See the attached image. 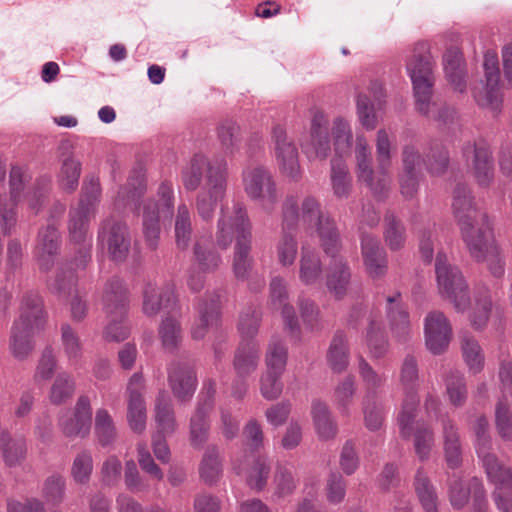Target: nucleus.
Instances as JSON below:
<instances>
[{
  "instance_id": "7c9ffc66",
  "label": "nucleus",
  "mask_w": 512,
  "mask_h": 512,
  "mask_svg": "<svg viewBox=\"0 0 512 512\" xmlns=\"http://www.w3.org/2000/svg\"><path fill=\"white\" fill-rule=\"evenodd\" d=\"M383 87L378 81L371 83L369 87V95L366 93H359L356 98V114L360 124L367 130H373L377 126V115L375 113L374 105L371 102L370 96L381 105V98L383 97Z\"/></svg>"
},
{
  "instance_id": "473e14b6",
  "label": "nucleus",
  "mask_w": 512,
  "mask_h": 512,
  "mask_svg": "<svg viewBox=\"0 0 512 512\" xmlns=\"http://www.w3.org/2000/svg\"><path fill=\"white\" fill-rule=\"evenodd\" d=\"M386 313L394 336L399 340H405L411 329L409 316L400 293L395 292L393 295L386 297Z\"/></svg>"
},
{
  "instance_id": "7ed1b4c3",
  "label": "nucleus",
  "mask_w": 512,
  "mask_h": 512,
  "mask_svg": "<svg viewBox=\"0 0 512 512\" xmlns=\"http://www.w3.org/2000/svg\"><path fill=\"white\" fill-rule=\"evenodd\" d=\"M406 70L412 82L417 110L441 124L452 122L455 111L448 107H438L431 100L434 75L428 43L419 42L415 44L411 55L407 59Z\"/></svg>"
},
{
  "instance_id": "ddd939ff",
  "label": "nucleus",
  "mask_w": 512,
  "mask_h": 512,
  "mask_svg": "<svg viewBox=\"0 0 512 512\" xmlns=\"http://www.w3.org/2000/svg\"><path fill=\"white\" fill-rule=\"evenodd\" d=\"M488 480L494 486L492 498L499 512H512V469L501 463L495 455L479 449Z\"/></svg>"
},
{
  "instance_id": "0e129e2a",
  "label": "nucleus",
  "mask_w": 512,
  "mask_h": 512,
  "mask_svg": "<svg viewBox=\"0 0 512 512\" xmlns=\"http://www.w3.org/2000/svg\"><path fill=\"white\" fill-rule=\"evenodd\" d=\"M274 496L284 498L291 495L297 485V481L290 468L278 466L273 479Z\"/></svg>"
},
{
  "instance_id": "9b49d317",
  "label": "nucleus",
  "mask_w": 512,
  "mask_h": 512,
  "mask_svg": "<svg viewBox=\"0 0 512 512\" xmlns=\"http://www.w3.org/2000/svg\"><path fill=\"white\" fill-rule=\"evenodd\" d=\"M158 201L149 199L143 204V232L148 246L155 249L160 235V216L171 217L174 190L170 182H162L157 190Z\"/></svg>"
},
{
  "instance_id": "a878e982",
  "label": "nucleus",
  "mask_w": 512,
  "mask_h": 512,
  "mask_svg": "<svg viewBox=\"0 0 512 512\" xmlns=\"http://www.w3.org/2000/svg\"><path fill=\"white\" fill-rule=\"evenodd\" d=\"M224 170V178L227 179L228 169L225 161L212 163L204 154H195L182 169L181 178L183 186L188 191H195L199 188L204 173L208 183L209 174L212 170Z\"/></svg>"
},
{
  "instance_id": "f704fd0d",
  "label": "nucleus",
  "mask_w": 512,
  "mask_h": 512,
  "mask_svg": "<svg viewBox=\"0 0 512 512\" xmlns=\"http://www.w3.org/2000/svg\"><path fill=\"white\" fill-rule=\"evenodd\" d=\"M443 68L446 79L453 89L463 93L466 90L464 61L457 48L448 49L444 53Z\"/></svg>"
},
{
  "instance_id": "0eeeda50",
  "label": "nucleus",
  "mask_w": 512,
  "mask_h": 512,
  "mask_svg": "<svg viewBox=\"0 0 512 512\" xmlns=\"http://www.w3.org/2000/svg\"><path fill=\"white\" fill-rule=\"evenodd\" d=\"M101 188L99 181L91 178L84 183L83 193L77 207L70 211L69 234L72 241L82 244L84 253L81 259V266L87 263L89 255L88 248L91 247L89 236V222L95 215L100 202Z\"/></svg>"
},
{
  "instance_id": "bb28decb",
  "label": "nucleus",
  "mask_w": 512,
  "mask_h": 512,
  "mask_svg": "<svg viewBox=\"0 0 512 512\" xmlns=\"http://www.w3.org/2000/svg\"><path fill=\"white\" fill-rule=\"evenodd\" d=\"M361 251L368 275L373 279L384 276L387 271V255L378 239L370 234H363Z\"/></svg>"
},
{
  "instance_id": "1a4fd4ad",
  "label": "nucleus",
  "mask_w": 512,
  "mask_h": 512,
  "mask_svg": "<svg viewBox=\"0 0 512 512\" xmlns=\"http://www.w3.org/2000/svg\"><path fill=\"white\" fill-rule=\"evenodd\" d=\"M438 292L450 301L458 312H464L470 305L467 283L460 270L448 262L446 254L438 252L435 262Z\"/></svg>"
},
{
  "instance_id": "72a5a7b5",
  "label": "nucleus",
  "mask_w": 512,
  "mask_h": 512,
  "mask_svg": "<svg viewBox=\"0 0 512 512\" xmlns=\"http://www.w3.org/2000/svg\"><path fill=\"white\" fill-rule=\"evenodd\" d=\"M59 233L54 225H47L38 234L36 258L41 269L48 270L54 263L59 248Z\"/></svg>"
},
{
  "instance_id": "cd10ccee",
  "label": "nucleus",
  "mask_w": 512,
  "mask_h": 512,
  "mask_svg": "<svg viewBox=\"0 0 512 512\" xmlns=\"http://www.w3.org/2000/svg\"><path fill=\"white\" fill-rule=\"evenodd\" d=\"M340 249L331 257L328 272L326 275V285L328 290L338 299L343 298L351 286V271L342 256H339Z\"/></svg>"
},
{
  "instance_id": "5701e85b",
  "label": "nucleus",
  "mask_w": 512,
  "mask_h": 512,
  "mask_svg": "<svg viewBox=\"0 0 512 512\" xmlns=\"http://www.w3.org/2000/svg\"><path fill=\"white\" fill-rule=\"evenodd\" d=\"M99 240L114 261H122L126 258L130 248V238L125 224L106 220L99 231Z\"/></svg>"
},
{
  "instance_id": "423d86ee",
  "label": "nucleus",
  "mask_w": 512,
  "mask_h": 512,
  "mask_svg": "<svg viewBox=\"0 0 512 512\" xmlns=\"http://www.w3.org/2000/svg\"><path fill=\"white\" fill-rule=\"evenodd\" d=\"M43 324L44 313L41 299L36 294L25 296L20 316L13 325L10 340V351L16 359L24 360L30 355L34 348L31 337L35 331L42 328Z\"/></svg>"
},
{
  "instance_id": "4be33fe9",
  "label": "nucleus",
  "mask_w": 512,
  "mask_h": 512,
  "mask_svg": "<svg viewBox=\"0 0 512 512\" xmlns=\"http://www.w3.org/2000/svg\"><path fill=\"white\" fill-rule=\"evenodd\" d=\"M451 326L446 316L439 311L427 314L424 321V334L427 349L437 355L443 353L451 340Z\"/></svg>"
},
{
  "instance_id": "e2e57ef3",
  "label": "nucleus",
  "mask_w": 512,
  "mask_h": 512,
  "mask_svg": "<svg viewBox=\"0 0 512 512\" xmlns=\"http://www.w3.org/2000/svg\"><path fill=\"white\" fill-rule=\"evenodd\" d=\"M93 471V458L88 450L79 452L72 463L71 475L76 483L86 484Z\"/></svg>"
},
{
  "instance_id": "9d476101",
  "label": "nucleus",
  "mask_w": 512,
  "mask_h": 512,
  "mask_svg": "<svg viewBox=\"0 0 512 512\" xmlns=\"http://www.w3.org/2000/svg\"><path fill=\"white\" fill-rule=\"evenodd\" d=\"M418 402L416 395L409 392L403 401L397 420L402 437L408 438L414 435L416 454L421 460H425L434 446V435L426 425L415 421Z\"/></svg>"
},
{
  "instance_id": "e433bc0d",
  "label": "nucleus",
  "mask_w": 512,
  "mask_h": 512,
  "mask_svg": "<svg viewBox=\"0 0 512 512\" xmlns=\"http://www.w3.org/2000/svg\"><path fill=\"white\" fill-rule=\"evenodd\" d=\"M323 268L318 253L302 248L299 261V279L304 285H315L322 279Z\"/></svg>"
},
{
  "instance_id": "49530a36",
  "label": "nucleus",
  "mask_w": 512,
  "mask_h": 512,
  "mask_svg": "<svg viewBox=\"0 0 512 512\" xmlns=\"http://www.w3.org/2000/svg\"><path fill=\"white\" fill-rule=\"evenodd\" d=\"M95 436L103 447L112 445L117 438L114 420L106 409H99L95 414Z\"/></svg>"
},
{
  "instance_id": "c9c22d12",
  "label": "nucleus",
  "mask_w": 512,
  "mask_h": 512,
  "mask_svg": "<svg viewBox=\"0 0 512 512\" xmlns=\"http://www.w3.org/2000/svg\"><path fill=\"white\" fill-rule=\"evenodd\" d=\"M155 422L160 435H171L177 427L173 406L169 395L162 391L155 402Z\"/></svg>"
},
{
  "instance_id": "4468645a",
  "label": "nucleus",
  "mask_w": 512,
  "mask_h": 512,
  "mask_svg": "<svg viewBox=\"0 0 512 512\" xmlns=\"http://www.w3.org/2000/svg\"><path fill=\"white\" fill-rule=\"evenodd\" d=\"M485 83L480 82L473 88V97L479 106L498 114L502 106L499 92L500 70L496 53L488 51L484 55Z\"/></svg>"
},
{
  "instance_id": "2f4dec72",
  "label": "nucleus",
  "mask_w": 512,
  "mask_h": 512,
  "mask_svg": "<svg viewBox=\"0 0 512 512\" xmlns=\"http://www.w3.org/2000/svg\"><path fill=\"white\" fill-rule=\"evenodd\" d=\"M169 383L179 401L189 400L196 390V375L187 365L174 363L169 368Z\"/></svg>"
},
{
  "instance_id": "a18cd8bd",
  "label": "nucleus",
  "mask_w": 512,
  "mask_h": 512,
  "mask_svg": "<svg viewBox=\"0 0 512 512\" xmlns=\"http://www.w3.org/2000/svg\"><path fill=\"white\" fill-rule=\"evenodd\" d=\"M463 359L472 373H479L484 366V355L477 340L468 333L461 334Z\"/></svg>"
},
{
  "instance_id": "3c124183",
  "label": "nucleus",
  "mask_w": 512,
  "mask_h": 512,
  "mask_svg": "<svg viewBox=\"0 0 512 512\" xmlns=\"http://www.w3.org/2000/svg\"><path fill=\"white\" fill-rule=\"evenodd\" d=\"M415 490L426 512H437V495L426 474L418 470L415 476Z\"/></svg>"
},
{
  "instance_id": "09e8293b",
  "label": "nucleus",
  "mask_w": 512,
  "mask_h": 512,
  "mask_svg": "<svg viewBox=\"0 0 512 512\" xmlns=\"http://www.w3.org/2000/svg\"><path fill=\"white\" fill-rule=\"evenodd\" d=\"M193 255L196 268L203 273L215 271L222 262L220 255L206 247V244L201 240L195 242Z\"/></svg>"
},
{
  "instance_id": "393cba45",
  "label": "nucleus",
  "mask_w": 512,
  "mask_h": 512,
  "mask_svg": "<svg viewBox=\"0 0 512 512\" xmlns=\"http://www.w3.org/2000/svg\"><path fill=\"white\" fill-rule=\"evenodd\" d=\"M198 318L195 320L191 335L195 340L203 339L208 332L217 329L220 321V297L218 294H206L197 304Z\"/></svg>"
},
{
  "instance_id": "f03ea898",
  "label": "nucleus",
  "mask_w": 512,
  "mask_h": 512,
  "mask_svg": "<svg viewBox=\"0 0 512 512\" xmlns=\"http://www.w3.org/2000/svg\"><path fill=\"white\" fill-rule=\"evenodd\" d=\"M283 229H296L303 225L307 230L315 228L321 246L326 254H334L341 248L339 234L333 219L321 211L318 200L313 196L301 199L288 195L282 205Z\"/></svg>"
},
{
  "instance_id": "58836bf2",
  "label": "nucleus",
  "mask_w": 512,
  "mask_h": 512,
  "mask_svg": "<svg viewBox=\"0 0 512 512\" xmlns=\"http://www.w3.org/2000/svg\"><path fill=\"white\" fill-rule=\"evenodd\" d=\"M259 359V347L253 341L241 342L234 360V367L240 377L254 372Z\"/></svg>"
},
{
  "instance_id": "5fc2aeb1",
  "label": "nucleus",
  "mask_w": 512,
  "mask_h": 512,
  "mask_svg": "<svg viewBox=\"0 0 512 512\" xmlns=\"http://www.w3.org/2000/svg\"><path fill=\"white\" fill-rule=\"evenodd\" d=\"M218 138L227 153L234 154L240 149L241 133L235 122L223 121L218 127Z\"/></svg>"
},
{
  "instance_id": "6e6552de",
  "label": "nucleus",
  "mask_w": 512,
  "mask_h": 512,
  "mask_svg": "<svg viewBox=\"0 0 512 512\" xmlns=\"http://www.w3.org/2000/svg\"><path fill=\"white\" fill-rule=\"evenodd\" d=\"M128 307L127 290L123 282L113 278L107 282L103 293V309L110 322L105 328L104 337L108 341H123L129 335V328L124 324L123 318Z\"/></svg>"
},
{
  "instance_id": "20e7f679",
  "label": "nucleus",
  "mask_w": 512,
  "mask_h": 512,
  "mask_svg": "<svg viewBox=\"0 0 512 512\" xmlns=\"http://www.w3.org/2000/svg\"><path fill=\"white\" fill-rule=\"evenodd\" d=\"M236 238L233 256V271L238 279H246L252 269L250 257L251 232L250 222L241 203H235L231 209L222 207L217 221L216 243L227 249Z\"/></svg>"
},
{
  "instance_id": "4c0bfd02",
  "label": "nucleus",
  "mask_w": 512,
  "mask_h": 512,
  "mask_svg": "<svg viewBox=\"0 0 512 512\" xmlns=\"http://www.w3.org/2000/svg\"><path fill=\"white\" fill-rule=\"evenodd\" d=\"M327 362L333 372H343L349 364V348L347 336L336 332L327 352Z\"/></svg>"
},
{
  "instance_id": "c03bdc74",
  "label": "nucleus",
  "mask_w": 512,
  "mask_h": 512,
  "mask_svg": "<svg viewBox=\"0 0 512 512\" xmlns=\"http://www.w3.org/2000/svg\"><path fill=\"white\" fill-rule=\"evenodd\" d=\"M445 460L448 467L455 469L461 464V447L457 429L450 420L443 422Z\"/></svg>"
},
{
  "instance_id": "052dcab7",
  "label": "nucleus",
  "mask_w": 512,
  "mask_h": 512,
  "mask_svg": "<svg viewBox=\"0 0 512 512\" xmlns=\"http://www.w3.org/2000/svg\"><path fill=\"white\" fill-rule=\"evenodd\" d=\"M145 189L144 175L138 173L137 176L129 179L125 187L119 190L116 205L120 206L123 204L125 206L130 203H135L144 194Z\"/></svg>"
},
{
  "instance_id": "79ce46f5",
  "label": "nucleus",
  "mask_w": 512,
  "mask_h": 512,
  "mask_svg": "<svg viewBox=\"0 0 512 512\" xmlns=\"http://www.w3.org/2000/svg\"><path fill=\"white\" fill-rule=\"evenodd\" d=\"M311 414L318 436L322 439H330L336 435L337 427L331 417L328 406L321 401L312 403Z\"/></svg>"
},
{
  "instance_id": "f257e3e1",
  "label": "nucleus",
  "mask_w": 512,
  "mask_h": 512,
  "mask_svg": "<svg viewBox=\"0 0 512 512\" xmlns=\"http://www.w3.org/2000/svg\"><path fill=\"white\" fill-rule=\"evenodd\" d=\"M452 205L470 255L477 261H485L493 277H502L505 263L495 242L491 224L486 214L476 208L466 186L459 185L456 188Z\"/></svg>"
},
{
  "instance_id": "338daca9",
  "label": "nucleus",
  "mask_w": 512,
  "mask_h": 512,
  "mask_svg": "<svg viewBox=\"0 0 512 512\" xmlns=\"http://www.w3.org/2000/svg\"><path fill=\"white\" fill-rule=\"evenodd\" d=\"M355 394V381L352 377H346L335 388V404L342 415L350 414V405Z\"/></svg>"
},
{
  "instance_id": "a211bd4d",
  "label": "nucleus",
  "mask_w": 512,
  "mask_h": 512,
  "mask_svg": "<svg viewBox=\"0 0 512 512\" xmlns=\"http://www.w3.org/2000/svg\"><path fill=\"white\" fill-rule=\"evenodd\" d=\"M92 411L87 396H80L74 412L65 411L58 419V426L67 438H85L91 429Z\"/></svg>"
},
{
  "instance_id": "37998d69",
  "label": "nucleus",
  "mask_w": 512,
  "mask_h": 512,
  "mask_svg": "<svg viewBox=\"0 0 512 512\" xmlns=\"http://www.w3.org/2000/svg\"><path fill=\"white\" fill-rule=\"evenodd\" d=\"M174 233L178 249L187 250L192 235V219L189 207L185 203H181L177 207Z\"/></svg>"
},
{
  "instance_id": "b1692460",
  "label": "nucleus",
  "mask_w": 512,
  "mask_h": 512,
  "mask_svg": "<svg viewBox=\"0 0 512 512\" xmlns=\"http://www.w3.org/2000/svg\"><path fill=\"white\" fill-rule=\"evenodd\" d=\"M174 285L147 283L143 290L142 311L148 317H155L161 310H173L176 305Z\"/></svg>"
},
{
  "instance_id": "6e6d98bb",
  "label": "nucleus",
  "mask_w": 512,
  "mask_h": 512,
  "mask_svg": "<svg viewBox=\"0 0 512 512\" xmlns=\"http://www.w3.org/2000/svg\"><path fill=\"white\" fill-rule=\"evenodd\" d=\"M75 391V381L68 373H59L50 389V401L62 404L72 397Z\"/></svg>"
},
{
  "instance_id": "774afa93",
  "label": "nucleus",
  "mask_w": 512,
  "mask_h": 512,
  "mask_svg": "<svg viewBox=\"0 0 512 512\" xmlns=\"http://www.w3.org/2000/svg\"><path fill=\"white\" fill-rule=\"evenodd\" d=\"M346 482L341 474L331 472L325 484V497L328 503L338 505L342 503L346 496Z\"/></svg>"
},
{
  "instance_id": "dca6fc26",
  "label": "nucleus",
  "mask_w": 512,
  "mask_h": 512,
  "mask_svg": "<svg viewBox=\"0 0 512 512\" xmlns=\"http://www.w3.org/2000/svg\"><path fill=\"white\" fill-rule=\"evenodd\" d=\"M227 179L224 178V170H212L208 183H205L196 197V210L199 217L210 222L217 205L225 197Z\"/></svg>"
},
{
  "instance_id": "ea45409f",
  "label": "nucleus",
  "mask_w": 512,
  "mask_h": 512,
  "mask_svg": "<svg viewBox=\"0 0 512 512\" xmlns=\"http://www.w3.org/2000/svg\"><path fill=\"white\" fill-rule=\"evenodd\" d=\"M331 186L337 198H347L352 187V180L347 165L340 157H334L331 161L330 173Z\"/></svg>"
},
{
  "instance_id": "6ab92c4d",
  "label": "nucleus",
  "mask_w": 512,
  "mask_h": 512,
  "mask_svg": "<svg viewBox=\"0 0 512 512\" xmlns=\"http://www.w3.org/2000/svg\"><path fill=\"white\" fill-rule=\"evenodd\" d=\"M144 379L140 373H134L127 385V421L135 433H142L146 428V405L143 398Z\"/></svg>"
},
{
  "instance_id": "680f3d73",
  "label": "nucleus",
  "mask_w": 512,
  "mask_h": 512,
  "mask_svg": "<svg viewBox=\"0 0 512 512\" xmlns=\"http://www.w3.org/2000/svg\"><path fill=\"white\" fill-rule=\"evenodd\" d=\"M363 413L366 427L375 431L378 430L384 420L382 407L375 402V393L368 392L363 401Z\"/></svg>"
},
{
  "instance_id": "864d4df0",
  "label": "nucleus",
  "mask_w": 512,
  "mask_h": 512,
  "mask_svg": "<svg viewBox=\"0 0 512 512\" xmlns=\"http://www.w3.org/2000/svg\"><path fill=\"white\" fill-rule=\"evenodd\" d=\"M446 393L452 405L459 407L467 398V388L463 374L450 371L445 378Z\"/></svg>"
},
{
  "instance_id": "39448f33",
  "label": "nucleus",
  "mask_w": 512,
  "mask_h": 512,
  "mask_svg": "<svg viewBox=\"0 0 512 512\" xmlns=\"http://www.w3.org/2000/svg\"><path fill=\"white\" fill-rule=\"evenodd\" d=\"M357 178L364 183L376 197H382L391 185L389 169L392 161V142L385 129L376 135V160L378 169L372 168L371 152L364 135H357L355 144Z\"/></svg>"
},
{
  "instance_id": "bf43d9fd",
  "label": "nucleus",
  "mask_w": 512,
  "mask_h": 512,
  "mask_svg": "<svg viewBox=\"0 0 512 512\" xmlns=\"http://www.w3.org/2000/svg\"><path fill=\"white\" fill-rule=\"evenodd\" d=\"M63 351L71 364H77L82 356V344L77 333L67 324L61 328Z\"/></svg>"
},
{
  "instance_id": "f8f14e48",
  "label": "nucleus",
  "mask_w": 512,
  "mask_h": 512,
  "mask_svg": "<svg viewBox=\"0 0 512 512\" xmlns=\"http://www.w3.org/2000/svg\"><path fill=\"white\" fill-rule=\"evenodd\" d=\"M243 188L247 196L258 201L261 208L271 213L278 201L276 183L270 171L261 165L247 166L242 173Z\"/></svg>"
},
{
  "instance_id": "de8ad7c7",
  "label": "nucleus",
  "mask_w": 512,
  "mask_h": 512,
  "mask_svg": "<svg viewBox=\"0 0 512 512\" xmlns=\"http://www.w3.org/2000/svg\"><path fill=\"white\" fill-rule=\"evenodd\" d=\"M331 135L335 152L338 155L346 154L350 151L353 134L348 120L341 116L334 118L331 127Z\"/></svg>"
},
{
  "instance_id": "2eb2a0df",
  "label": "nucleus",
  "mask_w": 512,
  "mask_h": 512,
  "mask_svg": "<svg viewBox=\"0 0 512 512\" xmlns=\"http://www.w3.org/2000/svg\"><path fill=\"white\" fill-rule=\"evenodd\" d=\"M274 143V158L279 172L284 177L297 181L301 177L298 150L286 131L276 126L272 132Z\"/></svg>"
},
{
  "instance_id": "c85d7f7f",
  "label": "nucleus",
  "mask_w": 512,
  "mask_h": 512,
  "mask_svg": "<svg viewBox=\"0 0 512 512\" xmlns=\"http://www.w3.org/2000/svg\"><path fill=\"white\" fill-rule=\"evenodd\" d=\"M237 474H244L247 485L255 491H261L267 484L270 475L268 459L263 456H252L245 461V465L234 463Z\"/></svg>"
},
{
  "instance_id": "13d9d810",
  "label": "nucleus",
  "mask_w": 512,
  "mask_h": 512,
  "mask_svg": "<svg viewBox=\"0 0 512 512\" xmlns=\"http://www.w3.org/2000/svg\"><path fill=\"white\" fill-rule=\"evenodd\" d=\"M267 371L283 373L287 363V348L282 341L273 339L266 353Z\"/></svg>"
},
{
  "instance_id": "a19ab883",
  "label": "nucleus",
  "mask_w": 512,
  "mask_h": 512,
  "mask_svg": "<svg viewBox=\"0 0 512 512\" xmlns=\"http://www.w3.org/2000/svg\"><path fill=\"white\" fill-rule=\"evenodd\" d=\"M294 231L295 229L282 228V234L275 245L276 258L283 267L292 266L298 255V242Z\"/></svg>"
},
{
  "instance_id": "69168bd1",
  "label": "nucleus",
  "mask_w": 512,
  "mask_h": 512,
  "mask_svg": "<svg viewBox=\"0 0 512 512\" xmlns=\"http://www.w3.org/2000/svg\"><path fill=\"white\" fill-rule=\"evenodd\" d=\"M0 448L3 450V459L8 466L16 465L26 453L23 440H12L5 434L0 437Z\"/></svg>"
},
{
  "instance_id": "c756f323",
  "label": "nucleus",
  "mask_w": 512,
  "mask_h": 512,
  "mask_svg": "<svg viewBox=\"0 0 512 512\" xmlns=\"http://www.w3.org/2000/svg\"><path fill=\"white\" fill-rule=\"evenodd\" d=\"M271 302L274 307H281V314L284 320L285 328L296 339L299 338L300 325L292 306L285 303L287 299L286 283L281 277H274L270 283Z\"/></svg>"
},
{
  "instance_id": "8fccbe9b",
  "label": "nucleus",
  "mask_w": 512,
  "mask_h": 512,
  "mask_svg": "<svg viewBox=\"0 0 512 512\" xmlns=\"http://www.w3.org/2000/svg\"><path fill=\"white\" fill-rule=\"evenodd\" d=\"M80 174L81 163L73 156L66 157L58 174L60 187L67 192H73L78 187Z\"/></svg>"
},
{
  "instance_id": "f3484780",
  "label": "nucleus",
  "mask_w": 512,
  "mask_h": 512,
  "mask_svg": "<svg viewBox=\"0 0 512 512\" xmlns=\"http://www.w3.org/2000/svg\"><path fill=\"white\" fill-rule=\"evenodd\" d=\"M309 115L310 137L302 143V148L309 158L326 159L331 151L327 116L317 107H312Z\"/></svg>"
},
{
  "instance_id": "aec40b11",
  "label": "nucleus",
  "mask_w": 512,
  "mask_h": 512,
  "mask_svg": "<svg viewBox=\"0 0 512 512\" xmlns=\"http://www.w3.org/2000/svg\"><path fill=\"white\" fill-rule=\"evenodd\" d=\"M463 155L478 185L488 186L494 177V165L489 146L484 142L467 144Z\"/></svg>"
},
{
  "instance_id": "412c9836",
  "label": "nucleus",
  "mask_w": 512,
  "mask_h": 512,
  "mask_svg": "<svg viewBox=\"0 0 512 512\" xmlns=\"http://www.w3.org/2000/svg\"><path fill=\"white\" fill-rule=\"evenodd\" d=\"M215 389L211 382L205 384L200 400L190 420V440L193 446L200 447L206 440L209 430L208 415L214 405Z\"/></svg>"
},
{
  "instance_id": "603ef678",
  "label": "nucleus",
  "mask_w": 512,
  "mask_h": 512,
  "mask_svg": "<svg viewBox=\"0 0 512 512\" xmlns=\"http://www.w3.org/2000/svg\"><path fill=\"white\" fill-rule=\"evenodd\" d=\"M366 344L370 354L375 358L383 356L388 348V341L384 335L381 323L374 318H371L369 321Z\"/></svg>"
},
{
  "instance_id": "4d7b16f0",
  "label": "nucleus",
  "mask_w": 512,
  "mask_h": 512,
  "mask_svg": "<svg viewBox=\"0 0 512 512\" xmlns=\"http://www.w3.org/2000/svg\"><path fill=\"white\" fill-rule=\"evenodd\" d=\"M201 478L208 484L216 482L222 472L219 453L216 448L207 449L200 464Z\"/></svg>"
}]
</instances>
